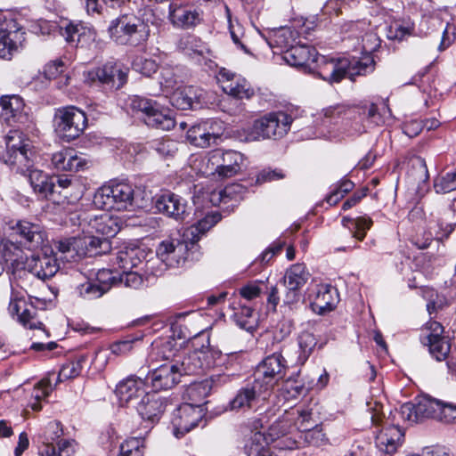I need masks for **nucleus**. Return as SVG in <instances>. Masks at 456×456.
<instances>
[{
  "mask_svg": "<svg viewBox=\"0 0 456 456\" xmlns=\"http://www.w3.org/2000/svg\"><path fill=\"white\" fill-rule=\"evenodd\" d=\"M143 277L137 272L123 271L118 276V285L132 289H138L143 286Z\"/></svg>",
  "mask_w": 456,
  "mask_h": 456,
  "instance_id": "obj_59",
  "label": "nucleus"
},
{
  "mask_svg": "<svg viewBox=\"0 0 456 456\" xmlns=\"http://www.w3.org/2000/svg\"><path fill=\"white\" fill-rule=\"evenodd\" d=\"M210 392V385L208 381L194 382L185 390L183 398L189 402L183 404H191L194 407L203 408L206 397Z\"/></svg>",
  "mask_w": 456,
  "mask_h": 456,
  "instance_id": "obj_42",
  "label": "nucleus"
},
{
  "mask_svg": "<svg viewBox=\"0 0 456 456\" xmlns=\"http://www.w3.org/2000/svg\"><path fill=\"white\" fill-rule=\"evenodd\" d=\"M138 248L119 250L113 260V264L117 265L118 267L123 271H129L132 268L136 267L141 262L138 257Z\"/></svg>",
  "mask_w": 456,
  "mask_h": 456,
  "instance_id": "obj_48",
  "label": "nucleus"
},
{
  "mask_svg": "<svg viewBox=\"0 0 456 456\" xmlns=\"http://www.w3.org/2000/svg\"><path fill=\"white\" fill-rule=\"evenodd\" d=\"M53 124L58 136L71 142L83 134L87 126V118L83 110L70 105L55 110Z\"/></svg>",
  "mask_w": 456,
  "mask_h": 456,
  "instance_id": "obj_10",
  "label": "nucleus"
},
{
  "mask_svg": "<svg viewBox=\"0 0 456 456\" xmlns=\"http://www.w3.org/2000/svg\"><path fill=\"white\" fill-rule=\"evenodd\" d=\"M433 23H438L443 27L441 42L438 46L439 51H444L452 45L456 39V25L454 23L447 22L444 25L443 21L439 19H433Z\"/></svg>",
  "mask_w": 456,
  "mask_h": 456,
  "instance_id": "obj_52",
  "label": "nucleus"
},
{
  "mask_svg": "<svg viewBox=\"0 0 456 456\" xmlns=\"http://www.w3.org/2000/svg\"><path fill=\"white\" fill-rule=\"evenodd\" d=\"M220 220L221 215L218 212L208 214L195 224L191 225L184 232L183 237L190 240L191 245H193L200 240L201 235L216 224Z\"/></svg>",
  "mask_w": 456,
  "mask_h": 456,
  "instance_id": "obj_39",
  "label": "nucleus"
},
{
  "mask_svg": "<svg viewBox=\"0 0 456 456\" xmlns=\"http://www.w3.org/2000/svg\"><path fill=\"white\" fill-rule=\"evenodd\" d=\"M45 305V302L43 299L29 297L28 302L23 297L12 292L8 305V313L26 328L43 330L44 324L37 319L36 309L43 308Z\"/></svg>",
  "mask_w": 456,
  "mask_h": 456,
  "instance_id": "obj_12",
  "label": "nucleus"
},
{
  "mask_svg": "<svg viewBox=\"0 0 456 456\" xmlns=\"http://www.w3.org/2000/svg\"><path fill=\"white\" fill-rule=\"evenodd\" d=\"M190 240L183 237L169 238L162 240L156 250L159 259L168 267H178L188 256Z\"/></svg>",
  "mask_w": 456,
  "mask_h": 456,
  "instance_id": "obj_18",
  "label": "nucleus"
},
{
  "mask_svg": "<svg viewBox=\"0 0 456 456\" xmlns=\"http://www.w3.org/2000/svg\"><path fill=\"white\" fill-rule=\"evenodd\" d=\"M217 78L224 93L233 98L250 99L254 95V89L246 78L240 75L222 69Z\"/></svg>",
  "mask_w": 456,
  "mask_h": 456,
  "instance_id": "obj_20",
  "label": "nucleus"
},
{
  "mask_svg": "<svg viewBox=\"0 0 456 456\" xmlns=\"http://www.w3.org/2000/svg\"><path fill=\"white\" fill-rule=\"evenodd\" d=\"M297 345L298 356L297 362L303 365L314 352L317 345V339L313 333L303 331L298 335Z\"/></svg>",
  "mask_w": 456,
  "mask_h": 456,
  "instance_id": "obj_46",
  "label": "nucleus"
},
{
  "mask_svg": "<svg viewBox=\"0 0 456 456\" xmlns=\"http://www.w3.org/2000/svg\"><path fill=\"white\" fill-rule=\"evenodd\" d=\"M354 184L350 180H342L338 187L333 190L327 197L326 201L329 205H336L346 193L351 191Z\"/></svg>",
  "mask_w": 456,
  "mask_h": 456,
  "instance_id": "obj_61",
  "label": "nucleus"
},
{
  "mask_svg": "<svg viewBox=\"0 0 456 456\" xmlns=\"http://www.w3.org/2000/svg\"><path fill=\"white\" fill-rule=\"evenodd\" d=\"M63 434L61 424L53 420L47 423L39 433V438L43 445L39 448V456H73L75 453V442L73 440H61L58 447L53 443Z\"/></svg>",
  "mask_w": 456,
  "mask_h": 456,
  "instance_id": "obj_14",
  "label": "nucleus"
},
{
  "mask_svg": "<svg viewBox=\"0 0 456 456\" xmlns=\"http://www.w3.org/2000/svg\"><path fill=\"white\" fill-rule=\"evenodd\" d=\"M155 207L159 213L179 222L184 221L189 216L187 201L171 191L159 195L156 200Z\"/></svg>",
  "mask_w": 456,
  "mask_h": 456,
  "instance_id": "obj_21",
  "label": "nucleus"
},
{
  "mask_svg": "<svg viewBox=\"0 0 456 456\" xmlns=\"http://www.w3.org/2000/svg\"><path fill=\"white\" fill-rule=\"evenodd\" d=\"M129 107L135 114H141L148 126L169 131L175 126L171 110L154 100L133 96L129 100Z\"/></svg>",
  "mask_w": 456,
  "mask_h": 456,
  "instance_id": "obj_7",
  "label": "nucleus"
},
{
  "mask_svg": "<svg viewBox=\"0 0 456 456\" xmlns=\"http://www.w3.org/2000/svg\"><path fill=\"white\" fill-rule=\"evenodd\" d=\"M6 225L9 235L28 249L42 248L47 241L45 229L37 223L20 219L10 220Z\"/></svg>",
  "mask_w": 456,
  "mask_h": 456,
  "instance_id": "obj_13",
  "label": "nucleus"
},
{
  "mask_svg": "<svg viewBox=\"0 0 456 456\" xmlns=\"http://www.w3.org/2000/svg\"><path fill=\"white\" fill-rule=\"evenodd\" d=\"M24 108L23 100L19 95H5L0 100V120L11 124L21 117Z\"/></svg>",
  "mask_w": 456,
  "mask_h": 456,
  "instance_id": "obj_36",
  "label": "nucleus"
},
{
  "mask_svg": "<svg viewBox=\"0 0 456 456\" xmlns=\"http://www.w3.org/2000/svg\"><path fill=\"white\" fill-rule=\"evenodd\" d=\"M118 277L111 270L102 269L97 272L94 281L98 283L100 288H104V293L106 294L112 286L118 285Z\"/></svg>",
  "mask_w": 456,
  "mask_h": 456,
  "instance_id": "obj_62",
  "label": "nucleus"
},
{
  "mask_svg": "<svg viewBox=\"0 0 456 456\" xmlns=\"http://www.w3.org/2000/svg\"><path fill=\"white\" fill-rule=\"evenodd\" d=\"M354 117L350 128L345 127L348 135L361 134L384 123V114L377 104L366 102L357 107H352Z\"/></svg>",
  "mask_w": 456,
  "mask_h": 456,
  "instance_id": "obj_16",
  "label": "nucleus"
},
{
  "mask_svg": "<svg viewBox=\"0 0 456 456\" xmlns=\"http://www.w3.org/2000/svg\"><path fill=\"white\" fill-rule=\"evenodd\" d=\"M323 125L339 126L338 129L348 135L345 127L350 128L354 110L343 105L330 106L323 110Z\"/></svg>",
  "mask_w": 456,
  "mask_h": 456,
  "instance_id": "obj_35",
  "label": "nucleus"
},
{
  "mask_svg": "<svg viewBox=\"0 0 456 456\" xmlns=\"http://www.w3.org/2000/svg\"><path fill=\"white\" fill-rule=\"evenodd\" d=\"M293 118L284 111H273L256 119L246 130L245 140L255 142L266 139L277 140L288 134Z\"/></svg>",
  "mask_w": 456,
  "mask_h": 456,
  "instance_id": "obj_5",
  "label": "nucleus"
},
{
  "mask_svg": "<svg viewBox=\"0 0 456 456\" xmlns=\"http://www.w3.org/2000/svg\"><path fill=\"white\" fill-rule=\"evenodd\" d=\"M6 152L1 158L12 171L23 175L34 167L35 152L29 144L21 140L18 131L5 137Z\"/></svg>",
  "mask_w": 456,
  "mask_h": 456,
  "instance_id": "obj_8",
  "label": "nucleus"
},
{
  "mask_svg": "<svg viewBox=\"0 0 456 456\" xmlns=\"http://www.w3.org/2000/svg\"><path fill=\"white\" fill-rule=\"evenodd\" d=\"M177 48L185 54L192 57L204 56L209 52L208 46L200 38L191 34H187L179 39Z\"/></svg>",
  "mask_w": 456,
  "mask_h": 456,
  "instance_id": "obj_44",
  "label": "nucleus"
},
{
  "mask_svg": "<svg viewBox=\"0 0 456 456\" xmlns=\"http://www.w3.org/2000/svg\"><path fill=\"white\" fill-rule=\"evenodd\" d=\"M150 149L163 158L173 156L177 151L175 142L169 139L154 140L150 143Z\"/></svg>",
  "mask_w": 456,
  "mask_h": 456,
  "instance_id": "obj_58",
  "label": "nucleus"
},
{
  "mask_svg": "<svg viewBox=\"0 0 456 456\" xmlns=\"http://www.w3.org/2000/svg\"><path fill=\"white\" fill-rule=\"evenodd\" d=\"M168 19L178 28H191L202 20L201 13L185 5L170 4Z\"/></svg>",
  "mask_w": 456,
  "mask_h": 456,
  "instance_id": "obj_32",
  "label": "nucleus"
},
{
  "mask_svg": "<svg viewBox=\"0 0 456 456\" xmlns=\"http://www.w3.org/2000/svg\"><path fill=\"white\" fill-rule=\"evenodd\" d=\"M220 353L202 345L154 369L146 378L155 391L172 388L183 375H199L214 368Z\"/></svg>",
  "mask_w": 456,
  "mask_h": 456,
  "instance_id": "obj_3",
  "label": "nucleus"
},
{
  "mask_svg": "<svg viewBox=\"0 0 456 456\" xmlns=\"http://www.w3.org/2000/svg\"><path fill=\"white\" fill-rule=\"evenodd\" d=\"M52 164L59 171L78 172L87 167L88 161L73 149H65L53 154Z\"/></svg>",
  "mask_w": 456,
  "mask_h": 456,
  "instance_id": "obj_30",
  "label": "nucleus"
},
{
  "mask_svg": "<svg viewBox=\"0 0 456 456\" xmlns=\"http://www.w3.org/2000/svg\"><path fill=\"white\" fill-rule=\"evenodd\" d=\"M370 419L377 428L375 443L377 447L386 452L394 453L401 444L404 432L401 423L411 426L428 419H435L445 423L456 420V404L445 403L428 395L418 396L412 402L403 403L400 409L390 412L384 418L382 404L375 402L369 403Z\"/></svg>",
  "mask_w": 456,
  "mask_h": 456,
  "instance_id": "obj_1",
  "label": "nucleus"
},
{
  "mask_svg": "<svg viewBox=\"0 0 456 456\" xmlns=\"http://www.w3.org/2000/svg\"><path fill=\"white\" fill-rule=\"evenodd\" d=\"M190 352L179 351L177 342L171 337L159 338L151 343L150 355L155 361H172L181 354H188Z\"/></svg>",
  "mask_w": 456,
  "mask_h": 456,
  "instance_id": "obj_34",
  "label": "nucleus"
},
{
  "mask_svg": "<svg viewBox=\"0 0 456 456\" xmlns=\"http://www.w3.org/2000/svg\"><path fill=\"white\" fill-rule=\"evenodd\" d=\"M265 391L264 385L254 379L253 382L242 387L237 392L235 397L230 402L231 410L239 411L251 408Z\"/></svg>",
  "mask_w": 456,
  "mask_h": 456,
  "instance_id": "obj_29",
  "label": "nucleus"
},
{
  "mask_svg": "<svg viewBox=\"0 0 456 456\" xmlns=\"http://www.w3.org/2000/svg\"><path fill=\"white\" fill-rule=\"evenodd\" d=\"M24 28L14 19L0 23V58L11 59L22 47L25 41Z\"/></svg>",
  "mask_w": 456,
  "mask_h": 456,
  "instance_id": "obj_17",
  "label": "nucleus"
},
{
  "mask_svg": "<svg viewBox=\"0 0 456 456\" xmlns=\"http://www.w3.org/2000/svg\"><path fill=\"white\" fill-rule=\"evenodd\" d=\"M108 31L111 39L121 45H140L145 43L150 36L148 25L134 15H121L113 20Z\"/></svg>",
  "mask_w": 456,
  "mask_h": 456,
  "instance_id": "obj_6",
  "label": "nucleus"
},
{
  "mask_svg": "<svg viewBox=\"0 0 456 456\" xmlns=\"http://www.w3.org/2000/svg\"><path fill=\"white\" fill-rule=\"evenodd\" d=\"M133 69L147 77H150L151 74L155 73L158 69V64L155 61L151 59H147L144 57H136L133 61Z\"/></svg>",
  "mask_w": 456,
  "mask_h": 456,
  "instance_id": "obj_64",
  "label": "nucleus"
},
{
  "mask_svg": "<svg viewBox=\"0 0 456 456\" xmlns=\"http://www.w3.org/2000/svg\"><path fill=\"white\" fill-rule=\"evenodd\" d=\"M266 435L265 432L257 431L252 434L248 443L245 445V451L248 456H255L265 450L269 444L274 443L280 434L276 432V428L272 426Z\"/></svg>",
  "mask_w": 456,
  "mask_h": 456,
  "instance_id": "obj_38",
  "label": "nucleus"
},
{
  "mask_svg": "<svg viewBox=\"0 0 456 456\" xmlns=\"http://www.w3.org/2000/svg\"><path fill=\"white\" fill-rule=\"evenodd\" d=\"M76 291L85 300H94L105 294L104 288H100L97 282L89 279L77 285Z\"/></svg>",
  "mask_w": 456,
  "mask_h": 456,
  "instance_id": "obj_50",
  "label": "nucleus"
},
{
  "mask_svg": "<svg viewBox=\"0 0 456 456\" xmlns=\"http://www.w3.org/2000/svg\"><path fill=\"white\" fill-rule=\"evenodd\" d=\"M52 391L51 382L48 378L41 379L34 387L32 396L36 400L31 403V408L34 411L41 410L42 406L40 401L45 399Z\"/></svg>",
  "mask_w": 456,
  "mask_h": 456,
  "instance_id": "obj_55",
  "label": "nucleus"
},
{
  "mask_svg": "<svg viewBox=\"0 0 456 456\" xmlns=\"http://www.w3.org/2000/svg\"><path fill=\"white\" fill-rule=\"evenodd\" d=\"M310 273L304 264H295L287 269L283 276L285 288L300 290L309 280Z\"/></svg>",
  "mask_w": 456,
  "mask_h": 456,
  "instance_id": "obj_40",
  "label": "nucleus"
},
{
  "mask_svg": "<svg viewBox=\"0 0 456 456\" xmlns=\"http://www.w3.org/2000/svg\"><path fill=\"white\" fill-rule=\"evenodd\" d=\"M429 230L435 232L436 240L443 241L449 238L456 227V216L450 209H442L436 215L431 214Z\"/></svg>",
  "mask_w": 456,
  "mask_h": 456,
  "instance_id": "obj_33",
  "label": "nucleus"
},
{
  "mask_svg": "<svg viewBox=\"0 0 456 456\" xmlns=\"http://www.w3.org/2000/svg\"><path fill=\"white\" fill-rule=\"evenodd\" d=\"M253 312L250 306L242 305L234 311L232 319L240 328L248 330L253 328Z\"/></svg>",
  "mask_w": 456,
  "mask_h": 456,
  "instance_id": "obj_60",
  "label": "nucleus"
},
{
  "mask_svg": "<svg viewBox=\"0 0 456 456\" xmlns=\"http://www.w3.org/2000/svg\"><path fill=\"white\" fill-rule=\"evenodd\" d=\"M434 188L436 193H448L456 190V172H449L436 178Z\"/></svg>",
  "mask_w": 456,
  "mask_h": 456,
  "instance_id": "obj_57",
  "label": "nucleus"
},
{
  "mask_svg": "<svg viewBox=\"0 0 456 456\" xmlns=\"http://www.w3.org/2000/svg\"><path fill=\"white\" fill-rule=\"evenodd\" d=\"M178 83L176 69L171 66L162 67L160 71L159 84L165 90H172Z\"/></svg>",
  "mask_w": 456,
  "mask_h": 456,
  "instance_id": "obj_63",
  "label": "nucleus"
},
{
  "mask_svg": "<svg viewBox=\"0 0 456 456\" xmlns=\"http://www.w3.org/2000/svg\"><path fill=\"white\" fill-rule=\"evenodd\" d=\"M199 90L193 86L176 88L171 95L172 104L179 110H189L193 107L195 100L200 99Z\"/></svg>",
  "mask_w": 456,
  "mask_h": 456,
  "instance_id": "obj_41",
  "label": "nucleus"
},
{
  "mask_svg": "<svg viewBox=\"0 0 456 456\" xmlns=\"http://www.w3.org/2000/svg\"><path fill=\"white\" fill-rule=\"evenodd\" d=\"M204 408L181 404L173 413L174 435L179 438L198 427L204 417Z\"/></svg>",
  "mask_w": 456,
  "mask_h": 456,
  "instance_id": "obj_19",
  "label": "nucleus"
},
{
  "mask_svg": "<svg viewBox=\"0 0 456 456\" xmlns=\"http://www.w3.org/2000/svg\"><path fill=\"white\" fill-rule=\"evenodd\" d=\"M312 310L320 315L331 312L338 303L337 289L328 284H318L309 294Z\"/></svg>",
  "mask_w": 456,
  "mask_h": 456,
  "instance_id": "obj_22",
  "label": "nucleus"
},
{
  "mask_svg": "<svg viewBox=\"0 0 456 456\" xmlns=\"http://www.w3.org/2000/svg\"><path fill=\"white\" fill-rule=\"evenodd\" d=\"M165 402L162 397L156 394L146 393L139 402L135 403L134 408L142 419L151 422L159 421L165 411Z\"/></svg>",
  "mask_w": 456,
  "mask_h": 456,
  "instance_id": "obj_28",
  "label": "nucleus"
},
{
  "mask_svg": "<svg viewBox=\"0 0 456 456\" xmlns=\"http://www.w3.org/2000/svg\"><path fill=\"white\" fill-rule=\"evenodd\" d=\"M297 33L290 28H281L269 33L265 37V41L271 47H279L281 49H289L294 45Z\"/></svg>",
  "mask_w": 456,
  "mask_h": 456,
  "instance_id": "obj_43",
  "label": "nucleus"
},
{
  "mask_svg": "<svg viewBox=\"0 0 456 456\" xmlns=\"http://www.w3.org/2000/svg\"><path fill=\"white\" fill-rule=\"evenodd\" d=\"M193 345L197 347H200L202 345H204L205 346H209L210 348L220 353V358L218 359L217 363L215 364L214 367L222 364H226L232 367L234 362H240V358L241 356L240 353H230L223 355L221 351L210 346L209 337L208 334L200 335L198 338H195ZM226 368H228V366H226Z\"/></svg>",
  "mask_w": 456,
  "mask_h": 456,
  "instance_id": "obj_49",
  "label": "nucleus"
},
{
  "mask_svg": "<svg viewBox=\"0 0 456 456\" xmlns=\"http://www.w3.org/2000/svg\"><path fill=\"white\" fill-rule=\"evenodd\" d=\"M50 251V254L46 250L43 254L32 255L26 262L28 273L42 281L52 278L60 268L56 256Z\"/></svg>",
  "mask_w": 456,
  "mask_h": 456,
  "instance_id": "obj_23",
  "label": "nucleus"
},
{
  "mask_svg": "<svg viewBox=\"0 0 456 456\" xmlns=\"http://www.w3.org/2000/svg\"><path fill=\"white\" fill-rule=\"evenodd\" d=\"M218 122L208 120L200 124L192 126L188 131L186 138L190 143L196 147L207 148L216 142V139L222 134V127L216 130L215 126Z\"/></svg>",
  "mask_w": 456,
  "mask_h": 456,
  "instance_id": "obj_25",
  "label": "nucleus"
},
{
  "mask_svg": "<svg viewBox=\"0 0 456 456\" xmlns=\"http://www.w3.org/2000/svg\"><path fill=\"white\" fill-rule=\"evenodd\" d=\"M283 60L290 66L314 69L318 63L323 65L321 76L330 83H338L348 77L354 80L357 76H365L374 71L375 61L370 54L360 58L343 57L327 59L320 55L313 46L294 45L283 53Z\"/></svg>",
  "mask_w": 456,
  "mask_h": 456,
  "instance_id": "obj_2",
  "label": "nucleus"
},
{
  "mask_svg": "<svg viewBox=\"0 0 456 456\" xmlns=\"http://www.w3.org/2000/svg\"><path fill=\"white\" fill-rule=\"evenodd\" d=\"M82 237H78V240L75 243L79 244V249L81 254L88 256L100 255L110 248V241L106 238H102L96 233H87Z\"/></svg>",
  "mask_w": 456,
  "mask_h": 456,
  "instance_id": "obj_37",
  "label": "nucleus"
},
{
  "mask_svg": "<svg viewBox=\"0 0 456 456\" xmlns=\"http://www.w3.org/2000/svg\"><path fill=\"white\" fill-rule=\"evenodd\" d=\"M244 163V156L232 150H215L208 154L207 159L208 175L217 178H230L241 171Z\"/></svg>",
  "mask_w": 456,
  "mask_h": 456,
  "instance_id": "obj_11",
  "label": "nucleus"
},
{
  "mask_svg": "<svg viewBox=\"0 0 456 456\" xmlns=\"http://www.w3.org/2000/svg\"><path fill=\"white\" fill-rule=\"evenodd\" d=\"M145 382L142 379L130 376L121 380L116 387L115 394L121 405L134 407L135 403L146 394Z\"/></svg>",
  "mask_w": 456,
  "mask_h": 456,
  "instance_id": "obj_24",
  "label": "nucleus"
},
{
  "mask_svg": "<svg viewBox=\"0 0 456 456\" xmlns=\"http://www.w3.org/2000/svg\"><path fill=\"white\" fill-rule=\"evenodd\" d=\"M86 355H80L76 361H70L64 363L58 374V381L62 382L67 379H74L80 375L82 371V363L86 361Z\"/></svg>",
  "mask_w": 456,
  "mask_h": 456,
  "instance_id": "obj_51",
  "label": "nucleus"
},
{
  "mask_svg": "<svg viewBox=\"0 0 456 456\" xmlns=\"http://www.w3.org/2000/svg\"><path fill=\"white\" fill-rule=\"evenodd\" d=\"M290 348L289 343L273 342L268 346L272 352L256 367L255 379L264 385L265 390H269L279 380L282 379L288 368L285 355Z\"/></svg>",
  "mask_w": 456,
  "mask_h": 456,
  "instance_id": "obj_4",
  "label": "nucleus"
},
{
  "mask_svg": "<svg viewBox=\"0 0 456 456\" xmlns=\"http://www.w3.org/2000/svg\"><path fill=\"white\" fill-rule=\"evenodd\" d=\"M61 34L68 43L77 45L86 35V28L81 24L69 23L61 28Z\"/></svg>",
  "mask_w": 456,
  "mask_h": 456,
  "instance_id": "obj_54",
  "label": "nucleus"
},
{
  "mask_svg": "<svg viewBox=\"0 0 456 456\" xmlns=\"http://www.w3.org/2000/svg\"><path fill=\"white\" fill-rule=\"evenodd\" d=\"M97 80L111 90L121 88L126 82L127 72L118 62L109 61L94 71Z\"/></svg>",
  "mask_w": 456,
  "mask_h": 456,
  "instance_id": "obj_26",
  "label": "nucleus"
},
{
  "mask_svg": "<svg viewBox=\"0 0 456 456\" xmlns=\"http://www.w3.org/2000/svg\"><path fill=\"white\" fill-rule=\"evenodd\" d=\"M89 15H104L109 9L121 7L126 0H83Z\"/></svg>",
  "mask_w": 456,
  "mask_h": 456,
  "instance_id": "obj_47",
  "label": "nucleus"
},
{
  "mask_svg": "<svg viewBox=\"0 0 456 456\" xmlns=\"http://www.w3.org/2000/svg\"><path fill=\"white\" fill-rule=\"evenodd\" d=\"M143 336L142 332L130 334L123 340L113 343L110 346V350L115 354H126L132 350L133 344L141 341Z\"/></svg>",
  "mask_w": 456,
  "mask_h": 456,
  "instance_id": "obj_56",
  "label": "nucleus"
},
{
  "mask_svg": "<svg viewBox=\"0 0 456 456\" xmlns=\"http://www.w3.org/2000/svg\"><path fill=\"white\" fill-rule=\"evenodd\" d=\"M444 327L436 321H430L422 328L419 339L428 348L431 356L438 362L449 361L451 339L444 335Z\"/></svg>",
  "mask_w": 456,
  "mask_h": 456,
  "instance_id": "obj_15",
  "label": "nucleus"
},
{
  "mask_svg": "<svg viewBox=\"0 0 456 456\" xmlns=\"http://www.w3.org/2000/svg\"><path fill=\"white\" fill-rule=\"evenodd\" d=\"M25 175L28 177L29 183L35 192L49 200L60 201L55 197L56 184L53 177L49 176L39 169L34 168V167Z\"/></svg>",
  "mask_w": 456,
  "mask_h": 456,
  "instance_id": "obj_31",
  "label": "nucleus"
},
{
  "mask_svg": "<svg viewBox=\"0 0 456 456\" xmlns=\"http://www.w3.org/2000/svg\"><path fill=\"white\" fill-rule=\"evenodd\" d=\"M343 226L346 227L352 233V237L362 241L366 236L367 232L372 226V220L369 216H358L351 218L344 216L342 218Z\"/></svg>",
  "mask_w": 456,
  "mask_h": 456,
  "instance_id": "obj_45",
  "label": "nucleus"
},
{
  "mask_svg": "<svg viewBox=\"0 0 456 456\" xmlns=\"http://www.w3.org/2000/svg\"><path fill=\"white\" fill-rule=\"evenodd\" d=\"M414 25L410 20L395 21L388 30V37L390 39L403 40L406 37L411 36L413 32Z\"/></svg>",
  "mask_w": 456,
  "mask_h": 456,
  "instance_id": "obj_53",
  "label": "nucleus"
},
{
  "mask_svg": "<svg viewBox=\"0 0 456 456\" xmlns=\"http://www.w3.org/2000/svg\"><path fill=\"white\" fill-rule=\"evenodd\" d=\"M134 191L126 183H111L102 186L94 194V204L104 210H126L133 206Z\"/></svg>",
  "mask_w": 456,
  "mask_h": 456,
  "instance_id": "obj_9",
  "label": "nucleus"
},
{
  "mask_svg": "<svg viewBox=\"0 0 456 456\" xmlns=\"http://www.w3.org/2000/svg\"><path fill=\"white\" fill-rule=\"evenodd\" d=\"M80 225H83V232L96 233L107 240L114 237L120 230L118 219L109 214L96 216Z\"/></svg>",
  "mask_w": 456,
  "mask_h": 456,
  "instance_id": "obj_27",
  "label": "nucleus"
}]
</instances>
